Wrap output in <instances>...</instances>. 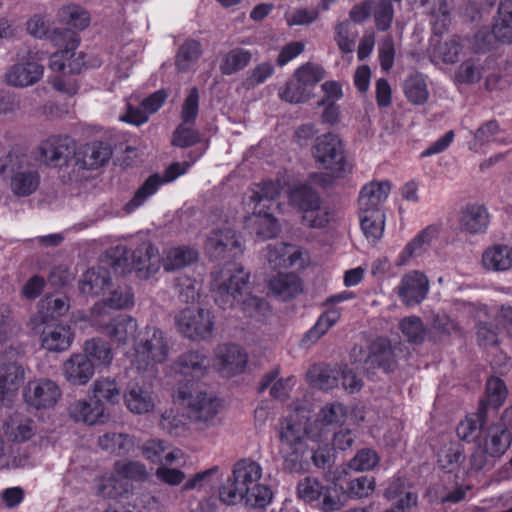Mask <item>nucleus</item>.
Returning a JSON list of instances; mask_svg holds the SVG:
<instances>
[{
  "label": "nucleus",
  "mask_w": 512,
  "mask_h": 512,
  "mask_svg": "<svg viewBox=\"0 0 512 512\" xmlns=\"http://www.w3.org/2000/svg\"><path fill=\"white\" fill-rule=\"evenodd\" d=\"M369 359L374 366L386 373L394 371L397 366L391 344L384 338L377 339L371 344Z\"/></svg>",
  "instance_id": "obj_36"
},
{
  "label": "nucleus",
  "mask_w": 512,
  "mask_h": 512,
  "mask_svg": "<svg viewBox=\"0 0 512 512\" xmlns=\"http://www.w3.org/2000/svg\"><path fill=\"white\" fill-rule=\"evenodd\" d=\"M74 334L69 325L45 324L42 332V346L53 352H62L67 350L73 341Z\"/></svg>",
  "instance_id": "obj_28"
},
{
  "label": "nucleus",
  "mask_w": 512,
  "mask_h": 512,
  "mask_svg": "<svg viewBox=\"0 0 512 512\" xmlns=\"http://www.w3.org/2000/svg\"><path fill=\"white\" fill-rule=\"evenodd\" d=\"M200 141L199 132L194 126L183 121L176 127L172 136V145L179 148H188Z\"/></svg>",
  "instance_id": "obj_59"
},
{
  "label": "nucleus",
  "mask_w": 512,
  "mask_h": 512,
  "mask_svg": "<svg viewBox=\"0 0 512 512\" xmlns=\"http://www.w3.org/2000/svg\"><path fill=\"white\" fill-rule=\"evenodd\" d=\"M40 157L53 167L66 165L75 153V143L69 136H51L39 146Z\"/></svg>",
  "instance_id": "obj_15"
},
{
  "label": "nucleus",
  "mask_w": 512,
  "mask_h": 512,
  "mask_svg": "<svg viewBox=\"0 0 512 512\" xmlns=\"http://www.w3.org/2000/svg\"><path fill=\"white\" fill-rule=\"evenodd\" d=\"M266 249L269 266L274 270L289 268L301 258L300 250L292 244L277 242L269 244Z\"/></svg>",
  "instance_id": "obj_31"
},
{
  "label": "nucleus",
  "mask_w": 512,
  "mask_h": 512,
  "mask_svg": "<svg viewBox=\"0 0 512 512\" xmlns=\"http://www.w3.org/2000/svg\"><path fill=\"white\" fill-rule=\"evenodd\" d=\"M62 395L59 385L47 378L29 380L23 388V400L29 409L54 408Z\"/></svg>",
  "instance_id": "obj_12"
},
{
  "label": "nucleus",
  "mask_w": 512,
  "mask_h": 512,
  "mask_svg": "<svg viewBox=\"0 0 512 512\" xmlns=\"http://www.w3.org/2000/svg\"><path fill=\"white\" fill-rule=\"evenodd\" d=\"M486 417L485 403L480 401L478 411L468 414L458 424L456 428L457 436L467 443L475 442L481 435V431L486 423Z\"/></svg>",
  "instance_id": "obj_32"
},
{
  "label": "nucleus",
  "mask_w": 512,
  "mask_h": 512,
  "mask_svg": "<svg viewBox=\"0 0 512 512\" xmlns=\"http://www.w3.org/2000/svg\"><path fill=\"white\" fill-rule=\"evenodd\" d=\"M372 13L378 31L385 32L391 27L394 8L389 0H374Z\"/></svg>",
  "instance_id": "obj_57"
},
{
  "label": "nucleus",
  "mask_w": 512,
  "mask_h": 512,
  "mask_svg": "<svg viewBox=\"0 0 512 512\" xmlns=\"http://www.w3.org/2000/svg\"><path fill=\"white\" fill-rule=\"evenodd\" d=\"M84 353L91 360L94 359L100 365L107 366L113 360V352L109 342L101 338H92L84 344Z\"/></svg>",
  "instance_id": "obj_53"
},
{
  "label": "nucleus",
  "mask_w": 512,
  "mask_h": 512,
  "mask_svg": "<svg viewBox=\"0 0 512 512\" xmlns=\"http://www.w3.org/2000/svg\"><path fill=\"white\" fill-rule=\"evenodd\" d=\"M161 428L173 437L185 436L189 432V425L184 415L174 410L165 411L160 421Z\"/></svg>",
  "instance_id": "obj_56"
},
{
  "label": "nucleus",
  "mask_w": 512,
  "mask_h": 512,
  "mask_svg": "<svg viewBox=\"0 0 512 512\" xmlns=\"http://www.w3.org/2000/svg\"><path fill=\"white\" fill-rule=\"evenodd\" d=\"M135 362L138 369H144L151 363H163L169 353L164 332L154 326H146L134 341Z\"/></svg>",
  "instance_id": "obj_9"
},
{
  "label": "nucleus",
  "mask_w": 512,
  "mask_h": 512,
  "mask_svg": "<svg viewBox=\"0 0 512 512\" xmlns=\"http://www.w3.org/2000/svg\"><path fill=\"white\" fill-rule=\"evenodd\" d=\"M478 62V59L475 60L473 58L465 60L455 73L456 80L464 84H474L478 82L482 77V68Z\"/></svg>",
  "instance_id": "obj_61"
},
{
  "label": "nucleus",
  "mask_w": 512,
  "mask_h": 512,
  "mask_svg": "<svg viewBox=\"0 0 512 512\" xmlns=\"http://www.w3.org/2000/svg\"><path fill=\"white\" fill-rule=\"evenodd\" d=\"M508 391L505 382L495 376L490 377L486 382V400H482L485 403L486 411L488 407L495 410L499 409L505 402Z\"/></svg>",
  "instance_id": "obj_54"
},
{
  "label": "nucleus",
  "mask_w": 512,
  "mask_h": 512,
  "mask_svg": "<svg viewBox=\"0 0 512 512\" xmlns=\"http://www.w3.org/2000/svg\"><path fill=\"white\" fill-rule=\"evenodd\" d=\"M256 234L259 239L266 240L277 236L279 233V225L277 219L272 213L262 211L261 208L258 210V216Z\"/></svg>",
  "instance_id": "obj_58"
},
{
  "label": "nucleus",
  "mask_w": 512,
  "mask_h": 512,
  "mask_svg": "<svg viewBox=\"0 0 512 512\" xmlns=\"http://www.w3.org/2000/svg\"><path fill=\"white\" fill-rule=\"evenodd\" d=\"M94 325L99 332L117 344H126L134 339L138 327L136 319L125 314L109 318L107 321L102 318L99 323L95 320Z\"/></svg>",
  "instance_id": "obj_16"
},
{
  "label": "nucleus",
  "mask_w": 512,
  "mask_h": 512,
  "mask_svg": "<svg viewBox=\"0 0 512 512\" xmlns=\"http://www.w3.org/2000/svg\"><path fill=\"white\" fill-rule=\"evenodd\" d=\"M50 42L58 49L49 57V68L54 72L63 73L55 76L51 83L53 88L69 96L77 94L79 85L75 79L65 77L66 74H79L85 67V54L76 53L80 44L77 32L71 29H56L50 35Z\"/></svg>",
  "instance_id": "obj_4"
},
{
  "label": "nucleus",
  "mask_w": 512,
  "mask_h": 512,
  "mask_svg": "<svg viewBox=\"0 0 512 512\" xmlns=\"http://www.w3.org/2000/svg\"><path fill=\"white\" fill-rule=\"evenodd\" d=\"M12 172L10 187L12 192L20 197L29 196L34 193L40 184V174L34 168L22 169L18 167L15 171L14 166L11 168L5 162L0 165V173L5 174Z\"/></svg>",
  "instance_id": "obj_21"
},
{
  "label": "nucleus",
  "mask_w": 512,
  "mask_h": 512,
  "mask_svg": "<svg viewBox=\"0 0 512 512\" xmlns=\"http://www.w3.org/2000/svg\"><path fill=\"white\" fill-rule=\"evenodd\" d=\"M69 414L74 421L87 425L103 424L110 417L105 404L93 396L73 402L69 406Z\"/></svg>",
  "instance_id": "obj_17"
},
{
  "label": "nucleus",
  "mask_w": 512,
  "mask_h": 512,
  "mask_svg": "<svg viewBox=\"0 0 512 512\" xmlns=\"http://www.w3.org/2000/svg\"><path fill=\"white\" fill-rule=\"evenodd\" d=\"M44 73V66L36 61L26 60L12 65L5 74L6 82L14 87H28L37 83Z\"/></svg>",
  "instance_id": "obj_22"
},
{
  "label": "nucleus",
  "mask_w": 512,
  "mask_h": 512,
  "mask_svg": "<svg viewBox=\"0 0 512 512\" xmlns=\"http://www.w3.org/2000/svg\"><path fill=\"white\" fill-rule=\"evenodd\" d=\"M399 329L409 343L422 344L426 338V328L419 316H408L401 319Z\"/></svg>",
  "instance_id": "obj_51"
},
{
  "label": "nucleus",
  "mask_w": 512,
  "mask_h": 512,
  "mask_svg": "<svg viewBox=\"0 0 512 512\" xmlns=\"http://www.w3.org/2000/svg\"><path fill=\"white\" fill-rule=\"evenodd\" d=\"M112 150L109 144L95 141L87 144L84 149V163L90 169L105 165L111 158Z\"/></svg>",
  "instance_id": "obj_47"
},
{
  "label": "nucleus",
  "mask_w": 512,
  "mask_h": 512,
  "mask_svg": "<svg viewBox=\"0 0 512 512\" xmlns=\"http://www.w3.org/2000/svg\"><path fill=\"white\" fill-rule=\"evenodd\" d=\"M204 249L211 261H229L243 253L242 243L232 228L213 229L206 238Z\"/></svg>",
  "instance_id": "obj_10"
},
{
  "label": "nucleus",
  "mask_w": 512,
  "mask_h": 512,
  "mask_svg": "<svg viewBox=\"0 0 512 512\" xmlns=\"http://www.w3.org/2000/svg\"><path fill=\"white\" fill-rule=\"evenodd\" d=\"M199 254L190 246H176L168 249L160 260L158 249L150 243H143L131 254L132 265L139 279L147 280L160 269L161 263L165 271L172 272L182 269L198 260Z\"/></svg>",
  "instance_id": "obj_6"
},
{
  "label": "nucleus",
  "mask_w": 512,
  "mask_h": 512,
  "mask_svg": "<svg viewBox=\"0 0 512 512\" xmlns=\"http://www.w3.org/2000/svg\"><path fill=\"white\" fill-rule=\"evenodd\" d=\"M360 227L366 239L375 244L377 243L384 232L385 215L381 209H374L360 213Z\"/></svg>",
  "instance_id": "obj_37"
},
{
  "label": "nucleus",
  "mask_w": 512,
  "mask_h": 512,
  "mask_svg": "<svg viewBox=\"0 0 512 512\" xmlns=\"http://www.w3.org/2000/svg\"><path fill=\"white\" fill-rule=\"evenodd\" d=\"M462 223L465 230L472 234L484 232L489 223L487 209L482 205H468L463 212Z\"/></svg>",
  "instance_id": "obj_44"
},
{
  "label": "nucleus",
  "mask_w": 512,
  "mask_h": 512,
  "mask_svg": "<svg viewBox=\"0 0 512 512\" xmlns=\"http://www.w3.org/2000/svg\"><path fill=\"white\" fill-rule=\"evenodd\" d=\"M214 353L217 370L222 376L232 377L244 372L248 363V355L240 345L220 344Z\"/></svg>",
  "instance_id": "obj_14"
},
{
  "label": "nucleus",
  "mask_w": 512,
  "mask_h": 512,
  "mask_svg": "<svg viewBox=\"0 0 512 512\" xmlns=\"http://www.w3.org/2000/svg\"><path fill=\"white\" fill-rule=\"evenodd\" d=\"M132 485L120 476H106L100 479L97 495L102 498L119 499L129 494Z\"/></svg>",
  "instance_id": "obj_41"
},
{
  "label": "nucleus",
  "mask_w": 512,
  "mask_h": 512,
  "mask_svg": "<svg viewBox=\"0 0 512 512\" xmlns=\"http://www.w3.org/2000/svg\"><path fill=\"white\" fill-rule=\"evenodd\" d=\"M297 495L307 503H312L322 498L321 510L323 512H335L342 507L341 493L337 486H325L314 477H306L298 483Z\"/></svg>",
  "instance_id": "obj_11"
},
{
  "label": "nucleus",
  "mask_w": 512,
  "mask_h": 512,
  "mask_svg": "<svg viewBox=\"0 0 512 512\" xmlns=\"http://www.w3.org/2000/svg\"><path fill=\"white\" fill-rule=\"evenodd\" d=\"M163 184L164 181L160 174L154 173L150 175L136 190L133 197L125 204L124 211L127 214L134 212L141 207L149 197L156 194Z\"/></svg>",
  "instance_id": "obj_38"
},
{
  "label": "nucleus",
  "mask_w": 512,
  "mask_h": 512,
  "mask_svg": "<svg viewBox=\"0 0 512 512\" xmlns=\"http://www.w3.org/2000/svg\"><path fill=\"white\" fill-rule=\"evenodd\" d=\"M511 444V433L504 424L488 427L485 438V451L492 457L502 456Z\"/></svg>",
  "instance_id": "obj_35"
},
{
  "label": "nucleus",
  "mask_w": 512,
  "mask_h": 512,
  "mask_svg": "<svg viewBox=\"0 0 512 512\" xmlns=\"http://www.w3.org/2000/svg\"><path fill=\"white\" fill-rule=\"evenodd\" d=\"M25 378L22 365L7 362L0 365V403L9 400L20 388Z\"/></svg>",
  "instance_id": "obj_24"
},
{
  "label": "nucleus",
  "mask_w": 512,
  "mask_h": 512,
  "mask_svg": "<svg viewBox=\"0 0 512 512\" xmlns=\"http://www.w3.org/2000/svg\"><path fill=\"white\" fill-rule=\"evenodd\" d=\"M312 153L316 162L335 178H343L349 171L344 144L336 134L329 132L317 137Z\"/></svg>",
  "instance_id": "obj_8"
},
{
  "label": "nucleus",
  "mask_w": 512,
  "mask_h": 512,
  "mask_svg": "<svg viewBox=\"0 0 512 512\" xmlns=\"http://www.w3.org/2000/svg\"><path fill=\"white\" fill-rule=\"evenodd\" d=\"M134 303V294L132 289L127 286H118L110 292L105 299V305L114 309H125Z\"/></svg>",
  "instance_id": "obj_64"
},
{
  "label": "nucleus",
  "mask_w": 512,
  "mask_h": 512,
  "mask_svg": "<svg viewBox=\"0 0 512 512\" xmlns=\"http://www.w3.org/2000/svg\"><path fill=\"white\" fill-rule=\"evenodd\" d=\"M298 80L295 82H289L279 92V96L282 100L290 103H304L309 100L311 84H315L320 80L310 65L301 66L297 70Z\"/></svg>",
  "instance_id": "obj_18"
},
{
  "label": "nucleus",
  "mask_w": 512,
  "mask_h": 512,
  "mask_svg": "<svg viewBox=\"0 0 512 512\" xmlns=\"http://www.w3.org/2000/svg\"><path fill=\"white\" fill-rule=\"evenodd\" d=\"M213 318L209 310L186 308L176 317V325L184 337L191 340H204L212 335Z\"/></svg>",
  "instance_id": "obj_13"
},
{
  "label": "nucleus",
  "mask_w": 512,
  "mask_h": 512,
  "mask_svg": "<svg viewBox=\"0 0 512 512\" xmlns=\"http://www.w3.org/2000/svg\"><path fill=\"white\" fill-rule=\"evenodd\" d=\"M306 439L307 438H304L305 462H303V468L299 472L305 469L309 463V459L312 460L317 468L327 467L331 461L333 448L328 443H324L325 441L316 442L317 447L308 448L305 442Z\"/></svg>",
  "instance_id": "obj_55"
},
{
  "label": "nucleus",
  "mask_w": 512,
  "mask_h": 512,
  "mask_svg": "<svg viewBox=\"0 0 512 512\" xmlns=\"http://www.w3.org/2000/svg\"><path fill=\"white\" fill-rule=\"evenodd\" d=\"M437 464L446 473L457 472L465 460L464 449L460 442L443 438L437 451Z\"/></svg>",
  "instance_id": "obj_30"
},
{
  "label": "nucleus",
  "mask_w": 512,
  "mask_h": 512,
  "mask_svg": "<svg viewBox=\"0 0 512 512\" xmlns=\"http://www.w3.org/2000/svg\"><path fill=\"white\" fill-rule=\"evenodd\" d=\"M94 372V363L85 353L72 354L63 364V375L71 385H86Z\"/></svg>",
  "instance_id": "obj_20"
},
{
  "label": "nucleus",
  "mask_w": 512,
  "mask_h": 512,
  "mask_svg": "<svg viewBox=\"0 0 512 512\" xmlns=\"http://www.w3.org/2000/svg\"><path fill=\"white\" fill-rule=\"evenodd\" d=\"M473 134V141L469 143V149L477 152L481 147L494 142L500 145L512 143V132L506 133L501 129L497 120H489L483 123Z\"/></svg>",
  "instance_id": "obj_23"
},
{
  "label": "nucleus",
  "mask_w": 512,
  "mask_h": 512,
  "mask_svg": "<svg viewBox=\"0 0 512 512\" xmlns=\"http://www.w3.org/2000/svg\"><path fill=\"white\" fill-rule=\"evenodd\" d=\"M112 285L111 273L104 267L88 269L79 281V290L84 295L98 296L104 294Z\"/></svg>",
  "instance_id": "obj_26"
},
{
  "label": "nucleus",
  "mask_w": 512,
  "mask_h": 512,
  "mask_svg": "<svg viewBox=\"0 0 512 512\" xmlns=\"http://www.w3.org/2000/svg\"><path fill=\"white\" fill-rule=\"evenodd\" d=\"M252 59L250 51L243 48H234L223 55L219 69L223 75L230 76L243 70Z\"/></svg>",
  "instance_id": "obj_42"
},
{
  "label": "nucleus",
  "mask_w": 512,
  "mask_h": 512,
  "mask_svg": "<svg viewBox=\"0 0 512 512\" xmlns=\"http://www.w3.org/2000/svg\"><path fill=\"white\" fill-rule=\"evenodd\" d=\"M429 292L427 276L417 270L405 274L399 285V296L407 306L420 304Z\"/></svg>",
  "instance_id": "obj_19"
},
{
  "label": "nucleus",
  "mask_w": 512,
  "mask_h": 512,
  "mask_svg": "<svg viewBox=\"0 0 512 512\" xmlns=\"http://www.w3.org/2000/svg\"><path fill=\"white\" fill-rule=\"evenodd\" d=\"M69 309V303L64 296H46L40 305V316L42 322L48 324L49 320H55L63 316Z\"/></svg>",
  "instance_id": "obj_48"
},
{
  "label": "nucleus",
  "mask_w": 512,
  "mask_h": 512,
  "mask_svg": "<svg viewBox=\"0 0 512 512\" xmlns=\"http://www.w3.org/2000/svg\"><path fill=\"white\" fill-rule=\"evenodd\" d=\"M280 195V185L273 180H263L257 184L256 189L251 195V200L255 203L257 209L262 205L263 208H269L270 204Z\"/></svg>",
  "instance_id": "obj_52"
},
{
  "label": "nucleus",
  "mask_w": 512,
  "mask_h": 512,
  "mask_svg": "<svg viewBox=\"0 0 512 512\" xmlns=\"http://www.w3.org/2000/svg\"><path fill=\"white\" fill-rule=\"evenodd\" d=\"M390 191L391 184L389 181H372L363 186L358 199L361 211L369 212L380 209L388 198Z\"/></svg>",
  "instance_id": "obj_29"
},
{
  "label": "nucleus",
  "mask_w": 512,
  "mask_h": 512,
  "mask_svg": "<svg viewBox=\"0 0 512 512\" xmlns=\"http://www.w3.org/2000/svg\"><path fill=\"white\" fill-rule=\"evenodd\" d=\"M98 445L102 450L117 456L127 455L134 446L131 436L124 433H105L98 439Z\"/></svg>",
  "instance_id": "obj_43"
},
{
  "label": "nucleus",
  "mask_w": 512,
  "mask_h": 512,
  "mask_svg": "<svg viewBox=\"0 0 512 512\" xmlns=\"http://www.w3.org/2000/svg\"><path fill=\"white\" fill-rule=\"evenodd\" d=\"M347 415L346 406L336 401L324 405L314 420L308 419L304 424L289 420L280 431L285 468L290 472L298 473L305 462L304 438H309L313 442L328 440L334 427L343 424Z\"/></svg>",
  "instance_id": "obj_1"
},
{
  "label": "nucleus",
  "mask_w": 512,
  "mask_h": 512,
  "mask_svg": "<svg viewBox=\"0 0 512 512\" xmlns=\"http://www.w3.org/2000/svg\"><path fill=\"white\" fill-rule=\"evenodd\" d=\"M268 288L273 294L287 300L302 292V282L294 272H279L269 280Z\"/></svg>",
  "instance_id": "obj_33"
},
{
  "label": "nucleus",
  "mask_w": 512,
  "mask_h": 512,
  "mask_svg": "<svg viewBox=\"0 0 512 512\" xmlns=\"http://www.w3.org/2000/svg\"><path fill=\"white\" fill-rule=\"evenodd\" d=\"M199 90L192 87L181 108V120L194 126L199 113Z\"/></svg>",
  "instance_id": "obj_62"
},
{
  "label": "nucleus",
  "mask_w": 512,
  "mask_h": 512,
  "mask_svg": "<svg viewBox=\"0 0 512 512\" xmlns=\"http://www.w3.org/2000/svg\"><path fill=\"white\" fill-rule=\"evenodd\" d=\"M93 397L114 405L120 401L121 389L115 379L100 377L93 383Z\"/></svg>",
  "instance_id": "obj_50"
},
{
  "label": "nucleus",
  "mask_w": 512,
  "mask_h": 512,
  "mask_svg": "<svg viewBox=\"0 0 512 512\" xmlns=\"http://www.w3.org/2000/svg\"><path fill=\"white\" fill-rule=\"evenodd\" d=\"M210 364L209 357L198 350L182 353L175 363L178 373L183 376L177 384L176 397L186 404L190 421L206 425L215 419L221 406L215 395L199 390L200 381L208 373Z\"/></svg>",
  "instance_id": "obj_2"
},
{
  "label": "nucleus",
  "mask_w": 512,
  "mask_h": 512,
  "mask_svg": "<svg viewBox=\"0 0 512 512\" xmlns=\"http://www.w3.org/2000/svg\"><path fill=\"white\" fill-rule=\"evenodd\" d=\"M439 234V228L436 225H428L421 230L413 239H411L397 258V265H406L413 257L420 255L425 251Z\"/></svg>",
  "instance_id": "obj_27"
},
{
  "label": "nucleus",
  "mask_w": 512,
  "mask_h": 512,
  "mask_svg": "<svg viewBox=\"0 0 512 512\" xmlns=\"http://www.w3.org/2000/svg\"><path fill=\"white\" fill-rule=\"evenodd\" d=\"M115 472L122 479L135 481H144L147 479L148 473L144 464L138 461H128L125 463L116 462Z\"/></svg>",
  "instance_id": "obj_60"
},
{
  "label": "nucleus",
  "mask_w": 512,
  "mask_h": 512,
  "mask_svg": "<svg viewBox=\"0 0 512 512\" xmlns=\"http://www.w3.org/2000/svg\"><path fill=\"white\" fill-rule=\"evenodd\" d=\"M124 401L128 410L134 414L149 413L155 406L151 392L138 384L127 388Z\"/></svg>",
  "instance_id": "obj_34"
},
{
  "label": "nucleus",
  "mask_w": 512,
  "mask_h": 512,
  "mask_svg": "<svg viewBox=\"0 0 512 512\" xmlns=\"http://www.w3.org/2000/svg\"><path fill=\"white\" fill-rule=\"evenodd\" d=\"M289 204L302 214L301 224L312 229L325 228L331 221V212L322 207L319 192L309 183H297L288 190Z\"/></svg>",
  "instance_id": "obj_7"
},
{
  "label": "nucleus",
  "mask_w": 512,
  "mask_h": 512,
  "mask_svg": "<svg viewBox=\"0 0 512 512\" xmlns=\"http://www.w3.org/2000/svg\"><path fill=\"white\" fill-rule=\"evenodd\" d=\"M202 55V46L199 41L189 39L179 47L175 57V66L178 72H189Z\"/></svg>",
  "instance_id": "obj_39"
},
{
  "label": "nucleus",
  "mask_w": 512,
  "mask_h": 512,
  "mask_svg": "<svg viewBox=\"0 0 512 512\" xmlns=\"http://www.w3.org/2000/svg\"><path fill=\"white\" fill-rule=\"evenodd\" d=\"M61 22L73 26L78 30H84L90 24V14L83 7L69 4L61 7L58 11Z\"/></svg>",
  "instance_id": "obj_49"
},
{
  "label": "nucleus",
  "mask_w": 512,
  "mask_h": 512,
  "mask_svg": "<svg viewBox=\"0 0 512 512\" xmlns=\"http://www.w3.org/2000/svg\"><path fill=\"white\" fill-rule=\"evenodd\" d=\"M463 51V45L459 36L454 35L448 41L440 44L437 48L439 57L444 63L454 64L458 62Z\"/></svg>",
  "instance_id": "obj_63"
},
{
  "label": "nucleus",
  "mask_w": 512,
  "mask_h": 512,
  "mask_svg": "<svg viewBox=\"0 0 512 512\" xmlns=\"http://www.w3.org/2000/svg\"><path fill=\"white\" fill-rule=\"evenodd\" d=\"M338 370L325 364H314L307 372L310 384L321 390H329L339 383Z\"/></svg>",
  "instance_id": "obj_45"
},
{
  "label": "nucleus",
  "mask_w": 512,
  "mask_h": 512,
  "mask_svg": "<svg viewBox=\"0 0 512 512\" xmlns=\"http://www.w3.org/2000/svg\"><path fill=\"white\" fill-rule=\"evenodd\" d=\"M261 465L250 459L238 460L232 475L219 487V498L227 505L244 503L250 508H265L273 494L269 486L259 483L262 477Z\"/></svg>",
  "instance_id": "obj_3"
},
{
  "label": "nucleus",
  "mask_w": 512,
  "mask_h": 512,
  "mask_svg": "<svg viewBox=\"0 0 512 512\" xmlns=\"http://www.w3.org/2000/svg\"><path fill=\"white\" fill-rule=\"evenodd\" d=\"M404 93L408 101L414 105H422L429 98V91L425 78L420 73L410 75L403 85Z\"/></svg>",
  "instance_id": "obj_46"
},
{
  "label": "nucleus",
  "mask_w": 512,
  "mask_h": 512,
  "mask_svg": "<svg viewBox=\"0 0 512 512\" xmlns=\"http://www.w3.org/2000/svg\"><path fill=\"white\" fill-rule=\"evenodd\" d=\"M482 262L487 269L507 270L512 266V248L508 245H495L484 252Z\"/></svg>",
  "instance_id": "obj_40"
},
{
  "label": "nucleus",
  "mask_w": 512,
  "mask_h": 512,
  "mask_svg": "<svg viewBox=\"0 0 512 512\" xmlns=\"http://www.w3.org/2000/svg\"><path fill=\"white\" fill-rule=\"evenodd\" d=\"M342 315L341 308L328 307L318 316L315 324L305 332L301 339V346L308 348L315 344L340 320Z\"/></svg>",
  "instance_id": "obj_25"
},
{
  "label": "nucleus",
  "mask_w": 512,
  "mask_h": 512,
  "mask_svg": "<svg viewBox=\"0 0 512 512\" xmlns=\"http://www.w3.org/2000/svg\"><path fill=\"white\" fill-rule=\"evenodd\" d=\"M249 289L250 274L238 267L217 286L215 302L223 310L239 307L246 317L260 320L270 313V305L264 298L248 293Z\"/></svg>",
  "instance_id": "obj_5"
}]
</instances>
